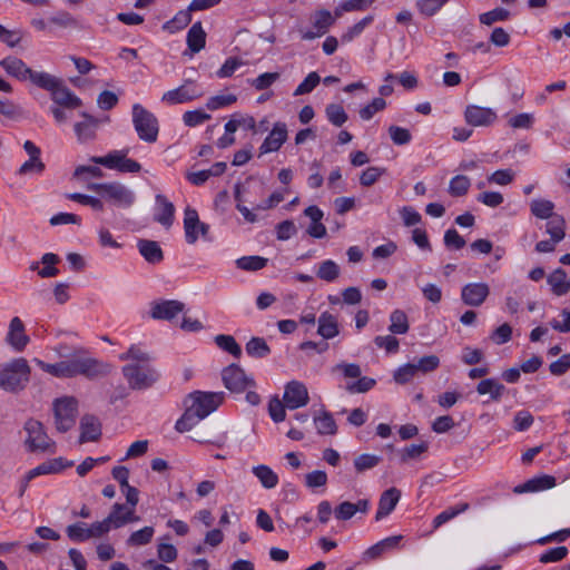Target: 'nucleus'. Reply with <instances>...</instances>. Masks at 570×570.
Listing matches in <instances>:
<instances>
[{
  "mask_svg": "<svg viewBox=\"0 0 570 570\" xmlns=\"http://www.w3.org/2000/svg\"><path fill=\"white\" fill-rule=\"evenodd\" d=\"M60 361L47 363L40 358H33L35 364L45 373L57 379H73L83 376L89 381L99 380L109 375L112 365L96 358L81 346H69L59 343L53 348Z\"/></svg>",
  "mask_w": 570,
  "mask_h": 570,
  "instance_id": "obj_1",
  "label": "nucleus"
},
{
  "mask_svg": "<svg viewBox=\"0 0 570 570\" xmlns=\"http://www.w3.org/2000/svg\"><path fill=\"white\" fill-rule=\"evenodd\" d=\"M60 361L47 363L40 358H33L35 364L45 373L57 379H73L83 376L89 381L99 380L109 375L112 365L96 358L81 346H69L59 343L53 348Z\"/></svg>",
  "mask_w": 570,
  "mask_h": 570,
  "instance_id": "obj_2",
  "label": "nucleus"
},
{
  "mask_svg": "<svg viewBox=\"0 0 570 570\" xmlns=\"http://www.w3.org/2000/svg\"><path fill=\"white\" fill-rule=\"evenodd\" d=\"M31 367L24 357L11 358L0 364V389L16 393L23 390L30 381Z\"/></svg>",
  "mask_w": 570,
  "mask_h": 570,
  "instance_id": "obj_3",
  "label": "nucleus"
},
{
  "mask_svg": "<svg viewBox=\"0 0 570 570\" xmlns=\"http://www.w3.org/2000/svg\"><path fill=\"white\" fill-rule=\"evenodd\" d=\"M87 188L96 191L106 202L119 208H129L136 202L135 191L119 181L91 183Z\"/></svg>",
  "mask_w": 570,
  "mask_h": 570,
  "instance_id": "obj_4",
  "label": "nucleus"
},
{
  "mask_svg": "<svg viewBox=\"0 0 570 570\" xmlns=\"http://www.w3.org/2000/svg\"><path fill=\"white\" fill-rule=\"evenodd\" d=\"M132 125L138 137L146 142L153 144L157 140L159 134V124L157 117L147 110L140 104H134Z\"/></svg>",
  "mask_w": 570,
  "mask_h": 570,
  "instance_id": "obj_5",
  "label": "nucleus"
},
{
  "mask_svg": "<svg viewBox=\"0 0 570 570\" xmlns=\"http://www.w3.org/2000/svg\"><path fill=\"white\" fill-rule=\"evenodd\" d=\"M121 373L131 390H147L158 380V372L148 364L129 363L121 368Z\"/></svg>",
  "mask_w": 570,
  "mask_h": 570,
  "instance_id": "obj_6",
  "label": "nucleus"
},
{
  "mask_svg": "<svg viewBox=\"0 0 570 570\" xmlns=\"http://www.w3.org/2000/svg\"><path fill=\"white\" fill-rule=\"evenodd\" d=\"M27 434L24 443L30 452H56V443L50 439L41 422L29 419L23 426Z\"/></svg>",
  "mask_w": 570,
  "mask_h": 570,
  "instance_id": "obj_7",
  "label": "nucleus"
},
{
  "mask_svg": "<svg viewBox=\"0 0 570 570\" xmlns=\"http://www.w3.org/2000/svg\"><path fill=\"white\" fill-rule=\"evenodd\" d=\"M52 410L56 429L61 433L67 432L75 425L78 414V400L68 395L56 399Z\"/></svg>",
  "mask_w": 570,
  "mask_h": 570,
  "instance_id": "obj_8",
  "label": "nucleus"
},
{
  "mask_svg": "<svg viewBox=\"0 0 570 570\" xmlns=\"http://www.w3.org/2000/svg\"><path fill=\"white\" fill-rule=\"evenodd\" d=\"M128 149L111 150L105 156L91 157V161L120 173L135 174L140 171L141 165L137 160L128 158Z\"/></svg>",
  "mask_w": 570,
  "mask_h": 570,
  "instance_id": "obj_9",
  "label": "nucleus"
},
{
  "mask_svg": "<svg viewBox=\"0 0 570 570\" xmlns=\"http://www.w3.org/2000/svg\"><path fill=\"white\" fill-rule=\"evenodd\" d=\"M204 95L205 91L195 80L187 79L179 87L165 91L160 100L167 106H175L195 101Z\"/></svg>",
  "mask_w": 570,
  "mask_h": 570,
  "instance_id": "obj_10",
  "label": "nucleus"
},
{
  "mask_svg": "<svg viewBox=\"0 0 570 570\" xmlns=\"http://www.w3.org/2000/svg\"><path fill=\"white\" fill-rule=\"evenodd\" d=\"M223 399V393L196 391L187 396L186 404L204 420L222 404Z\"/></svg>",
  "mask_w": 570,
  "mask_h": 570,
  "instance_id": "obj_11",
  "label": "nucleus"
},
{
  "mask_svg": "<svg viewBox=\"0 0 570 570\" xmlns=\"http://www.w3.org/2000/svg\"><path fill=\"white\" fill-rule=\"evenodd\" d=\"M66 532L70 540L81 542L92 538H100L108 533V530L106 522L97 521L90 525L85 522L70 524L67 527Z\"/></svg>",
  "mask_w": 570,
  "mask_h": 570,
  "instance_id": "obj_12",
  "label": "nucleus"
},
{
  "mask_svg": "<svg viewBox=\"0 0 570 570\" xmlns=\"http://www.w3.org/2000/svg\"><path fill=\"white\" fill-rule=\"evenodd\" d=\"M4 342L17 353L23 352L29 345L30 336L27 334L26 325L20 317L14 316L10 320Z\"/></svg>",
  "mask_w": 570,
  "mask_h": 570,
  "instance_id": "obj_13",
  "label": "nucleus"
},
{
  "mask_svg": "<svg viewBox=\"0 0 570 570\" xmlns=\"http://www.w3.org/2000/svg\"><path fill=\"white\" fill-rule=\"evenodd\" d=\"M209 226L199 220L196 209L186 207L184 212V232L188 244H195L199 237L205 238L208 234Z\"/></svg>",
  "mask_w": 570,
  "mask_h": 570,
  "instance_id": "obj_14",
  "label": "nucleus"
},
{
  "mask_svg": "<svg viewBox=\"0 0 570 570\" xmlns=\"http://www.w3.org/2000/svg\"><path fill=\"white\" fill-rule=\"evenodd\" d=\"M312 29H301V38L303 40H313L315 38H320L324 36L328 29L333 26L335 22L334 17L328 10L322 9L317 10L312 17Z\"/></svg>",
  "mask_w": 570,
  "mask_h": 570,
  "instance_id": "obj_15",
  "label": "nucleus"
},
{
  "mask_svg": "<svg viewBox=\"0 0 570 570\" xmlns=\"http://www.w3.org/2000/svg\"><path fill=\"white\" fill-rule=\"evenodd\" d=\"M283 401L288 410L307 405L309 401L306 385L299 381H291L284 387Z\"/></svg>",
  "mask_w": 570,
  "mask_h": 570,
  "instance_id": "obj_16",
  "label": "nucleus"
},
{
  "mask_svg": "<svg viewBox=\"0 0 570 570\" xmlns=\"http://www.w3.org/2000/svg\"><path fill=\"white\" fill-rule=\"evenodd\" d=\"M140 518L136 515L135 510L121 503H115L108 517L102 521L107 523L108 532L114 528L118 529L127 523L138 522Z\"/></svg>",
  "mask_w": 570,
  "mask_h": 570,
  "instance_id": "obj_17",
  "label": "nucleus"
},
{
  "mask_svg": "<svg viewBox=\"0 0 570 570\" xmlns=\"http://www.w3.org/2000/svg\"><path fill=\"white\" fill-rule=\"evenodd\" d=\"M185 308L184 303L176 299H163L150 304V317L154 320L171 321Z\"/></svg>",
  "mask_w": 570,
  "mask_h": 570,
  "instance_id": "obj_18",
  "label": "nucleus"
},
{
  "mask_svg": "<svg viewBox=\"0 0 570 570\" xmlns=\"http://www.w3.org/2000/svg\"><path fill=\"white\" fill-rule=\"evenodd\" d=\"M288 130L285 122L277 121L274 124L271 132L259 146V154L265 155L281 149L287 140Z\"/></svg>",
  "mask_w": 570,
  "mask_h": 570,
  "instance_id": "obj_19",
  "label": "nucleus"
},
{
  "mask_svg": "<svg viewBox=\"0 0 570 570\" xmlns=\"http://www.w3.org/2000/svg\"><path fill=\"white\" fill-rule=\"evenodd\" d=\"M490 294L487 283H469L461 289V299L468 306L478 307L482 305Z\"/></svg>",
  "mask_w": 570,
  "mask_h": 570,
  "instance_id": "obj_20",
  "label": "nucleus"
},
{
  "mask_svg": "<svg viewBox=\"0 0 570 570\" xmlns=\"http://www.w3.org/2000/svg\"><path fill=\"white\" fill-rule=\"evenodd\" d=\"M465 121L474 127L490 126L495 122L497 112L488 107L470 105L464 111Z\"/></svg>",
  "mask_w": 570,
  "mask_h": 570,
  "instance_id": "obj_21",
  "label": "nucleus"
},
{
  "mask_svg": "<svg viewBox=\"0 0 570 570\" xmlns=\"http://www.w3.org/2000/svg\"><path fill=\"white\" fill-rule=\"evenodd\" d=\"M223 381L226 389L236 393L243 392L247 386L253 385V381L237 365H230L223 371Z\"/></svg>",
  "mask_w": 570,
  "mask_h": 570,
  "instance_id": "obj_22",
  "label": "nucleus"
},
{
  "mask_svg": "<svg viewBox=\"0 0 570 570\" xmlns=\"http://www.w3.org/2000/svg\"><path fill=\"white\" fill-rule=\"evenodd\" d=\"M0 67L8 76L16 78L19 81H27L32 71V69L28 67L22 59L14 56H8L1 59Z\"/></svg>",
  "mask_w": 570,
  "mask_h": 570,
  "instance_id": "obj_23",
  "label": "nucleus"
},
{
  "mask_svg": "<svg viewBox=\"0 0 570 570\" xmlns=\"http://www.w3.org/2000/svg\"><path fill=\"white\" fill-rule=\"evenodd\" d=\"M50 97L52 106H65L67 109H78L82 106L81 99L65 86L62 80L51 91Z\"/></svg>",
  "mask_w": 570,
  "mask_h": 570,
  "instance_id": "obj_24",
  "label": "nucleus"
},
{
  "mask_svg": "<svg viewBox=\"0 0 570 570\" xmlns=\"http://www.w3.org/2000/svg\"><path fill=\"white\" fill-rule=\"evenodd\" d=\"M401 498V491L396 488H390L381 494L379 508L375 514L377 521L387 517L396 507Z\"/></svg>",
  "mask_w": 570,
  "mask_h": 570,
  "instance_id": "obj_25",
  "label": "nucleus"
},
{
  "mask_svg": "<svg viewBox=\"0 0 570 570\" xmlns=\"http://www.w3.org/2000/svg\"><path fill=\"white\" fill-rule=\"evenodd\" d=\"M155 220L165 227H170L174 222L175 206L164 195H156Z\"/></svg>",
  "mask_w": 570,
  "mask_h": 570,
  "instance_id": "obj_26",
  "label": "nucleus"
},
{
  "mask_svg": "<svg viewBox=\"0 0 570 570\" xmlns=\"http://www.w3.org/2000/svg\"><path fill=\"white\" fill-rule=\"evenodd\" d=\"M304 215L311 219L307 227V234L313 238H323L326 235V227L322 223L324 213L317 206H308L304 210Z\"/></svg>",
  "mask_w": 570,
  "mask_h": 570,
  "instance_id": "obj_27",
  "label": "nucleus"
},
{
  "mask_svg": "<svg viewBox=\"0 0 570 570\" xmlns=\"http://www.w3.org/2000/svg\"><path fill=\"white\" fill-rule=\"evenodd\" d=\"M557 484L556 478L551 475H541L528 480L527 482L517 485L513 489L514 493L521 494L527 492H538L554 488Z\"/></svg>",
  "mask_w": 570,
  "mask_h": 570,
  "instance_id": "obj_28",
  "label": "nucleus"
},
{
  "mask_svg": "<svg viewBox=\"0 0 570 570\" xmlns=\"http://www.w3.org/2000/svg\"><path fill=\"white\" fill-rule=\"evenodd\" d=\"M101 435V424L92 415H85L80 421V443L95 442Z\"/></svg>",
  "mask_w": 570,
  "mask_h": 570,
  "instance_id": "obj_29",
  "label": "nucleus"
},
{
  "mask_svg": "<svg viewBox=\"0 0 570 570\" xmlns=\"http://www.w3.org/2000/svg\"><path fill=\"white\" fill-rule=\"evenodd\" d=\"M72 465V461H66L63 458H55L40 463L36 468L29 470V472L33 475V478H37L40 475L59 473Z\"/></svg>",
  "mask_w": 570,
  "mask_h": 570,
  "instance_id": "obj_30",
  "label": "nucleus"
},
{
  "mask_svg": "<svg viewBox=\"0 0 570 570\" xmlns=\"http://www.w3.org/2000/svg\"><path fill=\"white\" fill-rule=\"evenodd\" d=\"M81 116L85 119L82 121L76 122L73 129L78 141L86 142L95 138L98 120L87 115L86 112H82Z\"/></svg>",
  "mask_w": 570,
  "mask_h": 570,
  "instance_id": "obj_31",
  "label": "nucleus"
},
{
  "mask_svg": "<svg viewBox=\"0 0 570 570\" xmlns=\"http://www.w3.org/2000/svg\"><path fill=\"white\" fill-rule=\"evenodd\" d=\"M315 429L318 434L321 435H334L337 432V425L333 417V415L324 410L321 409L318 412L314 414L313 417Z\"/></svg>",
  "mask_w": 570,
  "mask_h": 570,
  "instance_id": "obj_32",
  "label": "nucleus"
},
{
  "mask_svg": "<svg viewBox=\"0 0 570 570\" xmlns=\"http://www.w3.org/2000/svg\"><path fill=\"white\" fill-rule=\"evenodd\" d=\"M317 334L325 340L334 338L340 334V327L336 316L324 312L318 317Z\"/></svg>",
  "mask_w": 570,
  "mask_h": 570,
  "instance_id": "obj_33",
  "label": "nucleus"
},
{
  "mask_svg": "<svg viewBox=\"0 0 570 570\" xmlns=\"http://www.w3.org/2000/svg\"><path fill=\"white\" fill-rule=\"evenodd\" d=\"M551 291L557 296L566 295L570 292V278L562 268L554 269L547 278Z\"/></svg>",
  "mask_w": 570,
  "mask_h": 570,
  "instance_id": "obj_34",
  "label": "nucleus"
},
{
  "mask_svg": "<svg viewBox=\"0 0 570 570\" xmlns=\"http://www.w3.org/2000/svg\"><path fill=\"white\" fill-rule=\"evenodd\" d=\"M137 247L140 255L150 264H158L164 258L163 250L155 240L140 239L137 243Z\"/></svg>",
  "mask_w": 570,
  "mask_h": 570,
  "instance_id": "obj_35",
  "label": "nucleus"
},
{
  "mask_svg": "<svg viewBox=\"0 0 570 570\" xmlns=\"http://www.w3.org/2000/svg\"><path fill=\"white\" fill-rule=\"evenodd\" d=\"M186 42L191 52L197 53L205 48L206 32L200 21L195 22L187 32Z\"/></svg>",
  "mask_w": 570,
  "mask_h": 570,
  "instance_id": "obj_36",
  "label": "nucleus"
},
{
  "mask_svg": "<svg viewBox=\"0 0 570 570\" xmlns=\"http://www.w3.org/2000/svg\"><path fill=\"white\" fill-rule=\"evenodd\" d=\"M59 261L60 258L58 255L53 253H46L41 257V263L45 267L39 268L38 263H32L30 268L32 271H38V275L42 278H51L59 274V269L55 266Z\"/></svg>",
  "mask_w": 570,
  "mask_h": 570,
  "instance_id": "obj_37",
  "label": "nucleus"
},
{
  "mask_svg": "<svg viewBox=\"0 0 570 570\" xmlns=\"http://www.w3.org/2000/svg\"><path fill=\"white\" fill-rule=\"evenodd\" d=\"M315 274L321 281L333 283L340 277L341 268L333 259H325L316 266Z\"/></svg>",
  "mask_w": 570,
  "mask_h": 570,
  "instance_id": "obj_38",
  "label": "nucleus"
},
{
  "mask_svg": "<svg viewBox=\"0 0 570 570\" xmlns=\"http://www.w3.org/2000/svg\"><path fill=\"white\" fill-rule=\"evenodd\" d=\"M253 474L258 479L262 487L265 489H274L278 484V475L265 464L253 466Z\"/></svg>",
  "mask_w": 570,
  "mask_h": 570,
  "instance_id": "obj_39",
  "label": "nucleus"
},
{
  "mask_svg": "<svg viewBox=\"0 0 570 570\" xmlns=\"http://www.w3.org/2000/svg\"><path fill=\"white\" fill-rule=\"evenodd\" d=\"M531 214L539 219H549L557 214L554 213V204L549 199L535 198L530 203Z\"/></svg>",
  "mask_w": 570,
  "mask_h": 570,
  "instance_id": "obj_40",
  "label": "nucleus"
},
{
  "mask_svg": "<svg viewBox=\"0 0 570 570\" xmlns=\"http://www.w3.org/2000/svg\"><path fill=\"white\" fill-rule=\"evenodd\" d=\"M191 10L189 7L178 11L173 19L163 24V29L169 33H176L186 28L191 21Z\"/></svg>",
  "mask_w": 570,
  "mask_h": 570,
  "instance_id": "obj_41",
  "label": "nucleus"
},
{
  "mask_svg": "<svg viewBox=\"0 0 570 570\" xmlns=\"http://www.w3.org/2000/svg\"><path fill=\"white\" fill-rule=\"evenodd\" d=\"M505 387L499 381L494 379H485L482 380L478 386L476 392L480 395L489 394L492 400L498 401L501 399Z\"/></svg>",
  "mask_w": 570,
  "mask_h": 570,
  "instance_id": "obj_42",
  "label": "nucleus"
},
{
  "mask_svg": "<svg viewBox=\"0 0 570 570\" xmlns=\"http://www.w3.org/2000/svg\"><path fill=\"white\" fill-rule=\"evenodd\" d=\"M410 325L407 315L402 309H394L390 315L389 331L392 334L403 335L409 332Z\"/></svg>",
  "mask_w": 570,
  "mask_h": 570,
  "instance_id": "obj_43",
  "label": "nucleus"
},
{
  "mask_svg": "<svg viewBox=\"0 0 570 570\" xmlns=\"http://www.w3.org/2000/svg\"><path fill=\"white\" fill-rule=\"evenodd\" d=\"M33 85L38 86L41 89H45L51 94V91L56 88V86L61 81V79L45 72V71H31L29 79Z\"/></svg>",
  "mask_w": 570,
  "mask_h": 570,
  "instance_id": "obj_44",
  "label": "nucleus"
},
{
  "mask_svg": "<svg viewBox=\"0 0 570 570\" xmlns=\"http://www.w3.org/2000/svg\"><path fill=\"white\" fill-rule=\"evenodd\" d=\"M202 419L186 404L184 414L176 421L175 429L179 433H185L195 428Z\"/></svg>",
  "mask_w": 570,
  "mask_h": 570,
  "instance_id": "obj_45",
  "label": "nucleus"
},
{
  "mask_svg": "<svg viewBox=\"0 0 570 570\" xmlns=\"http://www.w3.org/2000/svg\"><path fill=\"white\" fill-rule=\"evenodd\" d=\"M468 509H469V503L462 502L455 507H451V508L442 511L433 519V522H432L433 529L435 530V529L440 528L441 525L449 522L456 515L465 512Z\"/></svg>",
  "mask_w": 570,
  "mask_h": 570,
  "instance_id": "obj_46",
  "label": "nucleus"
},
{
  "mask_svg": "<svg viewBox=\"0 0 570 570\" xmlns=\"http://www.w3.org/2000/svg\"><path fill=\"white\" fill-rule=\"evenodd\" d=\"M546 233L554 240L561 242L566 236V222L561 215H556L548 219Z\"/></svg>",
  "mask_w": 570,
  "mask_h": 570,
  "instance_id": "obj_47",
  "label": "nucleus"
},
{
  "mask_svg": "<svg viewBox=\"0 0 570 570\" xmlns=\"http://www.w3.org/2000/svg\"><path fill=\"white\" fill-rule=\"evenodd\" d=\"M245 350L249 356L256 358L266 357L271 353V347L262 337H252L247 342Z\"/></svg>",
  "mask_w": 570,
  "mask_h": 570,
  "instance_id": "obj_48",
  "label": "nucleus"
},
{
  "mask_svg": "<svg viewBox=\"0 0 570 570\" xmlns=\"http://www.w3.org/2000/svg\"><path fill=\"white\" fill-rule=\"evenodd\" d=\"M155 534L154 527L147 525L137 531H134L129 538L127 539V544L129 547H141L151 542L153 537Z\"/></svg>",
  "mask_w": 570,
  "mask_h": 570,
  "instance_id": "obj_49",
  "label": "nucleus"
},
{
  "mask_svg": "<svg viewBox=\"0 0 570 570\" xmlns=\"http://www.w3.org/2000/svg\"><path fill=\"white\" fill-rule=\"evenodd\" d=\"M119 360L134 361V363L138 364H148L150 355L140 345L134 344L126 352L119 355Z\"/></svg>",
  "mask_w": 570,
  "mask_h": 570,
  "instance_id": "obj_50",
  "label": "nucleus"
},
{
  "mask_svg": "<svg viewBox=\"0 0 570 570\" xmlns=\"http://www.w3.org/2000/svg\"><path fill=\"white\" fill-rule=\"evenodd\" d=\"M212 116L207 114L204 109H194V110H187L183 114V122L186 127L193 128L197 127L207 120H209Z\"/></svg>",
  "mask_w": 570,
  "mask_h": 570,
  "instance_id": "obj_51",
  "label": "nucleus"
},
{
  "mask_svg": "<svg viewBox=\"0 0 570 570\" xmlns=\"http://www.w3.org/2000/svg\"><path fill=\"white\" fill-rule=\"evenodd\" d=\"M374 20L372 14H368L350 27L341 37L343 42H351L354 38L358 37L366 27H368Z\"/></svg>",
  "mask_w": 570,
  "mask_h": 570,
  "instance_id": "obj_52",
  "label": "nucleus"
},
{
  "mask_svg": "<svg viewBox=\"0 0 570 570\" xmlns=\"http://www.w3.org/2000/svg\"><path fill=\"white\" fill-rule=\"evenodd\" d=\"M471 180L464 175L454 176L449 183V193L454 197L463 196L468 193Z\"/></svg>",
  "mask_w": 570,
  "mask_h": 570,
  "instance_id": "obj_53",
  "label": "nucleus"
},
{
  "mask_svg": "<svg viewBox=\"0 0 570 570\" xmlns=\"http://www.w3.org/2000/svg\"><path fill=\"white\" fill-rule=\"evenodd\" d=\"M215 343L219 348L228 352L235 357H239L242 355V348L232 335H217L215 337Z\"/></svg>",
  "mask_w": 570,
  "mask_h": 570,
  "instance_id": "obj_54",
  "label": "nucleus"
},
{
  "mask_svg": "<svg viewBox=\"0 0 570 570\" xmlns=\"http://www.w3.org/2000/svg\"><path fill=\"white\" fill-rule=\"evenodd\" d=\"M417 375L414 363H406L399 366L393 374V379L397 384H406L414 380Z\"/></svg>",
  "mask_w": 570,
  "mask_h": 570,
  "instance_id": "obj_55",
  "label": "nucleus"
},
{
  "mask_svg": "<svg viewBox=\"0 0 570 570\" xmlns=\"http://www.w3.org/2000/svg\"><path fill=\"white\" fill-rule=\"evenodd\" d=\"M440 366V358L436 355H425L417 360L414 363V367L416 368L417 375L429 374L435 371Z\"/></svg>",
  "mask_w": 570,
  "mask_h": 570,
  "instance_id": "obj_56",
  "label": "nucleus"
},
{
  "mask_svg": "<svg viewBox=\"0 0 570 570\" xmlns=\"http://www.w3.org/2000/svg\"><path fill=\"white\" fill-rule=\"evenodd\" d=\"M325 114L328 121L336 127H341L347 120L344 108L338 104L327 105Z\"/></svg>",
  "mask_w": 570,
  "mask_h": 570,
  "instance_id": "obj_57",
  "label": "nucleus"
},
{
  "mask_svg": "<svg viewBox=\"0 0 570 570\" xmlns=\"http://www.w3.org/2000/svg\"><path fill=\"white\" fill-rule=\"evenodd\" d=\"M267 264V259L261 256H243L236 261L238 268L243 271H259Z\"/></svg>",
  "mask_w": 570,
  "mask_h": 570,
  "instance_id": "obj_58",
  "label": "nucleus"
},
{
  "mask_svg": "<svg viewBox=\"0 0 570 570\" xmlns=\"http://www.w3.org/2000/svg\"><path fill=\"white\" fill-rule=\"evenodd\" d=\"M448 0H417L416 8L421 14L432 17L439 12Z\"/></svg>",
  "mask_w": 570,
  "mask_h": 570,
  "instance_id": "obj_59",
  "label": "nucleus"
},
{
  "mask_svg": "<svg viewBox=\"0 0 570 570\" xmlns=\"http://www.w3.org/2000/svg\"><path fill=\"white\" fill-rule=\"evenodd\" d=\"M67 198L77 202L81 205L90 206L94 210L101 212L104 209V202L100 198L89 196L80 193L68 194Z\"/></svg>",
  "mask_w": 570,
  "mask_h": 570,
  "instance_id": "obj_60",
  "label": "nucleus"
},
{
  "mask_svg": "<svg viewBox=\"0 0 570 570\" xmlns=\"http://www.w3.org/2000/svg\"><path fill=\"white\" fill-rule=\"evenodd\" d=\"M236 96L233 94L217 95L207 99L206 108L208 110H217L227 106L233 105L236 101Z\"/></svg>",
  "mask_w": 570,
  "mask_h": 570,
  "instance_id": "obj_61",
  "label": "nucleus"
},
{
  "mask_svg": "<svg viewBox=\"0 0 570 570\" xmlns=\"http://www.w3.org/2000/svg\"><path fill=\"white\" fill-rule=\"evenodd\" d=\"M568 548L564 546L549 549L540 554L539 561L542 563H552L563 560L568 556Z\"/></svg>",
  "mask_w": 570,
  "mask_h": 570,
  "instance_id": "obj_62",
  "label": "nucleus"
},
{
  "mask_svg": "<svg viewBox=\"0 0 570 570\" xmlns=\"http://www.w3.org/2000/svg\"><path fill=\"white\" fill-rule=\"evenodd\" d=\"M386 102L382 97L374 98L370 104L360 110V117L363 120H370L376 112L385 109Z\"/></svg>",
  "mask_w": 570,
  "mask_h": 570,
  "instance_id": "obj_63",
  "label": "nucleus"
},
{
  "mask_svg": "<svg viewBox=\"0 0 570 570\" xmlns=\"http://www.w3.org/2000/svg\"><path fill=\"white\" fill-rule=\"evenodd\" d=\"M43 170L45 164L42 163V160L40 158L33 157L29 158L20 166L18 174L24 176L40 175Z\"/></svg>",
  "mask_w": 570,
  "mask_h": 570,
  "instance_id": "obj_64",
  "label": "nucleus"
}]
</instances>
